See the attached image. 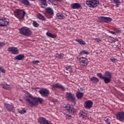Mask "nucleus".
Returning <instances> with one entry per match:
<instances>
[{
	"mask_svg": "<svg viewBox=\"0 0 124 124\" xmlns=\"http://www.w3.org/2000/svg\"><path fill=\"white\" fill-rule=\"evenodd\" d=\"M25 100L27 103L30 104L31 107L38 105V102L40 104H42L44 100L40 97H33L31 94H28L26 96Z\"/></svg>",
	"mask_w": 124,
	"mask_h": 124,
	"instance_id": "f257e3e1",
	"label": "nucleus"
},
{
	"mask_svg": "<svg viewBox=\"0 0 124 124\" xmlns=\"http://www.w3.org/2000/svg\"><path fill=\"white\" fill-rule=\"evenodd\" d=\"M19 33L24 35L25 36H31L32 34V31L29 28L27 27H23L18 29Z\"/></svg>",
	"mask_w": 124,
	"mask_h": 124,
	"instance_id": "f03ea898",
	"label": "nucleus"
},
{
	"mask_svg": "<svg viewBox=\"0 0 124 124\" xmlns=\"http://www.w3.org/2000/svg\"><path fill=\"white\" fill-rule=\"evenodd\" d=\"M15 15L16 18L19 20H23L25 15H26V12L22 10L16 9L15 11Z\"/></svg>",
	"mask_w": 124,
	"mask_h": 124,
	"instance_id": "7ed1b4c3",
	"label": "nucleus"
},
{
	"mask_svg": "<svg viewBox=\"0 0 124 124\" xmlns=\"http://www.w3.org/2000/svg\"><path fill=\"white\" fill-rule=\"evenodd\" d=\"M86 4H87L89 7L94 8L99 4V0H87Z\"/></svg>",
	"mask_w": 124,
	"mask_h": 124,
	"instance_id": "20e7f679",
	"label": "nucleus"
},
{
	"mask_svg": "<svg viewBox=\"0 0 124 124\" xmlns=\"http://www.w3.org/2000/svg\"><path fill=\"white\" fill-rule=\"evenodd\" d=\"M65 108H66V111L70 115H75L76 112H77L76 108H74L73 106H70V105L65 106Z\"/></svg>",
	"mask_w": 124,
	"mask_h": 124,
	"instance_id": "39448f33",
	"label": "nucleus"
},
{
	"mask_svg": "<svg viewBox=\"0 0 124 124\" xmlns=\"http://www.w3.org/2000/svg\"><path fill=\"white\" fill-rule=\"evenodd\" d=\"M39 93L44 97H48L50 94V92L46 89L42 88L39 91Z\"/></svg>",
	"mask_w": 124,
	"mask_h": 124,
	"instance_id": "423d86ee",
	"label": "nucleus"
},
{
	"mask_svg": "<svg viewBox=\"0 0 124 124\" xmlns=\"http://www.w3.org/2000/svg\"><path fill=\"white\" fill-rule=\"evenodd\" d=\"M10 21L7 18L0 19V27H7Z\"/></svg>",
	"mask_w": 124,
	"mask_h": 124,
	"instance_id": "0eeeda50",
	"label": "nucleus"
},
{
	"mask_svg": "<svg viewBox=\"0 0 124 124\" xmlns=\"http://www.w3.org/2000/svg\"><path fill=\"white\" fill-rule=\"evenodd\" d=\"M97 76L102 80H104L105 84H108V83H110V82H111L112 78H107L106 77H104L101 73H98Z\"/></svg>",
	"mask_w": 124,
	"mask_h": 124,
	"instance_id": "6e6552de",
	"label": "nucleus"
},
{
	"mask_svg": "<svg viewBox=\"0 0 124 124\" xmlns=\"http://www.w3.org/2000/svg\"><path fill=\"white\" fill-rule=\"evenodd\" d=\"M4 107L6 108V110L9 111V112H14V106L12 104H8L6 103H4Z\"/></svg>",
	"mask_w": 124,
	"mask_h": 124,
	"instance_id": "1a4fd4ad",
	"label": "nucleus"
},
{
	"mask_svg": "<svg viewBox=\"0 0 124 124\" xmlns=\"http://www.w3.org/2000/svg\"><path fill=\"white\" fill-rule=\"evenodd\" d=\"M93 102L92 100H88L85 102L84 104V107L85 109H90L93 107Z\"/></svg>",
	"mask_w": 124,
	"mask_h": 124,
	"instance_id": "9d476101",
	"label": "nucleus"
},
{
	"mask_svg": "<svg viewBox=\"0 0 124 124\" xmlns=\"http://www.w3.org/2000/svg\"><path fill=\"white\" fill-rule=\"evenodd\" d=\"M7 51L8 52H10L14 55H18V54H19V50H18V48L16 47L12 46L8 47Z\"/></svg>",
	"mask_w": 124,
	"mask_h": 124,
	"instance_id": "9b49d317",
	"label": "nucleus"
},
{
	"mask_svg": "<svg viewBox=\"0 0 124 124\" xmlns=\"http://www.w3.org/2000/svg\"><path fill=\"white\" fill-rule=\"evenodd\" d=\"M116 119L120 122H124V112H118L116 113Z\"/></svg>",
	"mask_w": 124,
	"mask_h": 124,
	"instance_id": "f8f14e48",
	"label": "nucleus"
},
{
	"mask_svg": "<svg viewBox=\"0 0 124 124\" xmlns=\"http://www.w3.org/2000/svg\"><path fill=\"white\" fill-rule=\"evenodd\" d=\"M66 96L68 100H71L73 103L75 102V96L71 93H67Z\"/></svg>",
	"mask_w": 124,
	"mask_h": 124,
	"instance_id": "ddd939ff",
	"label": "nucleus"
},
{
	"mask_svg": "<svg viewBox=\"0 0 124 124\" xmlns=\"http://www.w3.org/2000/svg\"><path fill=\"white\" fill-rule=\"evenodd\" d=\"M39 123H40V124H53L51 122L46 120V119L43 117H40Z\"/></svg>",
	"mask_w": 124,
	"mask_h": 124,
	"instance_id": "4468645a",
	"label": "nucleus"
},
{
	"mask_svg": "<svg viewBox=\"0 0 124 124\" xmlns=\"http://www.w3.org/2000/svg\"><path fill=\"white\" fill-rule=\"evenodd\" d=\"M79 62L81 64H83L84 66H87L89 64V61L86 58L84 57L79 58Z\"/></svg>",
	"mask_w": 124,
	"mask_h": 124,
	"instance_id": "2eb2a0df",
	"label": "nucleus"
},
{
	"mask_svg": "<svg viewBox=\"0 0 124 124\" xmlns=\"http://www.w3.org/2000/svg\"><path fill=\"white\" fill-rule=\"evenodd\" d=\"M52 88H54V89H60L61 90H62V91H64V87L62 85L60 84V83H55L53 84L52 86Z\"/></svg>",
	"mask_w": 124,
	"mask_h": 124,
	"instance_id": "dca6fc26",
	"label": "nucleus"
},
{
	"mask_svg": "<svg viewBox=\"0 0 124 124\" xmlns=\"http://www.w3.org/2000/svg\"><path fill=\"white\" fill-rule=\"evenodd\" d=\"M40 1V6L42 8H45L47 7V5H48V3H47L46 0H39Z\"/></svg>",
	"mask_w": 124,
	"mask_h": 124,
	"instance_id": "f3484780",
	"label": "nucleus"
},
{
	"mask_svg": "<svg viewBox=\"0 0 124 124\" xmlns=\"http://www.w3.org/2000/svg\"><path fill=\"white\" fill-rule=\"evenodd\" d=\"M64 72H66V73H71V72H73V69L72 68V67L71 65H67L66 66H64Z\"/></svg>",
	"mask_w": 124,
	"mask_h": 124,
	"instance_id": "a211bd4d",
	"label": "nucleus"
},
{
	"mask_svg": "<svg viewBox=\"0 0 124 124\" xmlns=\"http://www.w3.org/2000/svg\"><path fill=\"white\" fill-rule=\"evenodd\" d=\"M79 117L83 120H87L88 119V114L83 111H80L79 113Z\"/></svg>",
	"mask_w": 124,
	"mask_h": 124,
	"instance_id": "6ab92c4d",
	"label": "nucleus"
},
{
	"mask_svg": "<svg viewBox=\"0 0 124 124\" xmlns=\"http://www.w3.org/2000/svg\"><path fill=\"white\" fill-rule=\"evenodd\" d=\"M71 8L72 9H79L81 8V4L78 3H74L71 5Z\"/></svg>",
	"mask_w": 124,
	"mask_h": 124,
	"instance_id": "aec40b11",
	"label": "nucleus"
},
{
	"mask_svg": "<svg viewBox=\"0 0 124 124\" xmlns=\"http://www.w3.org/2000/svg\"><path fill=\"white\" fill-rule=\"evenodd\" d=\"M45 11L47 15H53L54 14V11L52 8L47 7L45 9Z\"/></svg>",
	"mask_w": 124,
	"mask_h": 124,
	"instance_id": "412c9836",
	"label": "nucleus"
},
{
	"mask_svg": "<svg viewBox=\"0 0 124 124\" xmlns=\"http://www.w3.org/2000/svg\"><path fill=\"white\" fill-rule=\"evenodd\" d=\"M25 59V55L20 54L15 57V60H17V61H23Z\"/></svg>",
	"mask_w": 124,
	"mask_h": 124,
	"instance_id": "4be33fe9",
	"label": "nucleus"
},
{
	"mask_svg": "<svg viewBox=\"0 0 124 124\" xmlns=\"http://www.w3.org/2000/svg\"><path fill=\"white\" fill-rule=\"evenodd\" d=\"M84 96V93H81L80 92H77L76 93V97L78 99H81Z\"/></svg>",
	"mask_w": 124,
	"mask_h": 124,
	"instance_id": "5701e85b",
	"label": "nucleus"
},
{
	"mask_svg": "<svg viewBox=\"0 0 124 124\" xmlns=\"http://www.w3.org/2000/svg\"><path fill=\"white\" fill-rule=\"evenodd\" d=\"M112 72L109 71H107L104 74V77H107L108 78H112Z\"/></svg>",
	"mask_w": 124,
	"mask_h": 124,
	"instance_id": "b1692460",
	"label": "nucleus"
},
{
	"mask_svg": "<svg viewBox=\"0 0 124 124\" xmlns=\"http://www.w3.org/2000/svg\"><path fill=\"white\" fill-rule=\"evenodd\" d=\"M77 42H78L80 45H86V42H85L83 39L78 38L76 40Z\"/></svg>",
	"mask_w": 124,
	"mask_h": 124,
	"instance_id": "393cba45",
	"label": "nucleus"
},
{
	"mask_svg": "<svg viewBox=\"0 0 124 124\" xmlns=\"http://www.w3.org/2000/svg\"><path fill=\"white\" fill-rule=\"evenodd\" d=\"M20 2L22 3V4H24V5H26L29 6L30 5V1L28 0H20Z\"/></svg>",
	"mask_w": 124,
	"mask_h": 124,
	"instance_id": "a878e982",
	"label": "nucleus"
},
{
	"mask_svg": "<svg viewBox=\"0 0 124 124\" xmlns=\"http://www.w3.org/2000/svg\"><path fill=\"white\" fill-rule=\"evenodd\" d=\"M90 80L92 83H97L99 81V80H98V78L95 77H93L91 78H90Z\"/></svg>",
	"mask_w": 124,
	"mask_h": 124,
	"instance_id": "bb28decb",
	"label": "nucleus"
},
{
	"mask_svg": "<svg viewBox=\"0 0 124 124\" xmlns=\"http://www.w3.org/2000/svg\"><path fill=\"white\" fill-rule=\"evenodd\" d=\"M46 35L51 38H57V35L53 34L50 32H46Z\"/></svg>",
	"mask_w": 124,
	"mask_h": 124,
	"instance_id": "cd10ccee",
	"label": "nucleus"
},
{
	"mask_svg": "<svg viewBox=\"0 0 124 124\" xmlns=\"http://www.w3.org/2000/svg\"><path fill=\"white\" fill-rule=\"evenodd\" d=\"M1 86L3 89H4V90H10V87H9V85L8 84H2L1 85Z\"/></svg>",
	"mask_w": 124,
	"mask_h": 124,
	"instance_id": "c85d7f7f",
	"label": "nucleus"
},
{
	"mask_svg": "<svg viewBox=\"0 0 124 124\" xmlns=\"http://www.w3.org/2000/svg\"><path fill=\"white\" fill-rule=\"evenodd\" d=\"M113 1L116 4L115 6L116 7H119L120 4H121L120 0H113Z\"/></svg>",
	"mask_w": 124,
	"mask_h": 124,
	"instance_id": "c756f323",
	"label": "nucleus"
},
{
	"mask_svg": "<svg viewBox=\"0 0 124 124\" xmlns=\"http://www.w3.org/2000/svg\"><path fill=\"white\" fill-rule=\"evenodd\" d=\"M113 19L112 18L110 17H105V23H110V22H112Z\"/></svg>",
	"mask_w": 124,
	"mask_h": 124,
	"instance_id": "7c9ffc66",
	"label": "nucleus"
},
{
	"mask_svg": "<svg viewBox=\"0 0 124 124\" xmlns=\"http://www.w3.org/2000/svg\"><path fill=\"white\" fill-rule=\"evenodd\" d=\"M99 21L100 23H105V17L100 16L99 17Z\"/></svg>",
	"mask_w": 124,
	"mask_h": 124,
	"instance_id": "2f4dec72",
	"label": "nucleus"
},
{
	"mask_svg": "<svg viewBox=\"0 0 124 124\" xmlns=\"http://www.w3.org/2000/svg\"><path fill=\"white\" fill-rule=\"evenodd\" d=\"M38 17L39 19H40V20H42V21H45L46 20L45 17H44V16H43V15H41V14H39L38 15Z\"/></svg>",
	"mask_w": 124,
	"mask_h": 124,
	"instance_id": "473e14b6",
	"label": "nucleus"
},
{
	"mask_svg": "<svg viewBox=\"0 0 124 124\" xmlns=\"http://www.w3.org/2000/svg\"><path fill=\"white\" fill-rule=\"evenodd\" d=\"M89 54L90 53L89 52L87 51L86 50H83L80 52L79 55H89Z\"/></svg>",
	"mask_w": 124,
	"mask_h": 124,
	"instance_id": "72a5a7b5",
	"label": "nucleus"
},
{
	"mask_svg": "<svg viewBox=\"0 0 124 124\" xmlns=\"http://www.w3.org/2000/svg\"><path fill=\"white\" fill-rule=\"evenodd\" d=\"M56 57L59 60H61V59H62V58H63V54H62V53H60V54H56Z\"/></svg>",
	"mask_w": 124,
	"mask_h": 124,
	"instance_id": "f704fd0d",
	"label": "nucleus"
},
{
	"mask_svg": "<svg viewBox=\"0 0 124 124\" xmlns=\"http://www.w3.org/2000/svg\"><path fill=\"white\" fill-rule=\"evenodd\" d=\"M57 17L59 19H63L64 18V16L62 15V14H57Z\"/></svg>",
	"mask_w": 124,
	"mask_h": 124,
	"instance_id": "c9c22d12",
	"label": "nucleus"
},
{
	"mask_svg": "<svg viewBox=\"0 0 124 124\" xmlns=\"http://www.w3.org/2000/svg\"><path fill=\"white\" fill-rule=\"evenodd\" d=\"M33 26L35 28H38L39 27V24L37 23L36 21H33Z\"/></svg>",
	"mask_w": 124,
	"mask_h": 124,
	"instance_id": "e433bc0d",
	"label": "nucleus"
},
{
	"mask_svg": "<svg viewBox=\"0 0 124 124\" xmlns=\"http://www.w3.org/2000/svg\"><path fill=\"white\" fill-rule=\"evenodd\" d=\"M0 72H2V73L5 72V69H4V68L2 66H0Z\"/></svg>",
	"mask_w": 124,
	"mask_h": 124,
	"instance_id": "4c0bfd02",
	"label": "nucleus"
},
{
	"mask_svg": "<svg viewBox=\"0 0 124 124\" xmlns=\"http://www.w3.org/2000/svg\"><path fill=\"white\" fill-rule=\"evenodd\" d=\"M18 112L19 114H21V115H23V114H25V113H27V110L25 109H22L20 111H19Z\"/></svg>",
	"mask_w": 124,
	"mask_h": 124,
	"instance_id": "58836bf2",
	"label": "nucleus"
},
{
	"mask_svg": "<svg viewBox=\"0 0 124 124\" xmlns=\"http://www.w3.org/2000/svg\"><path fill=\"white\" fill-rule=\"evenodd\" d=\"M65 118L67 120H71V119H72V116L68 114H66Z\"/></svg>",
	"mask_w": 124,
	"mask_h": 124,
	"instance_id": "ea45409f",
	"label": "nucleus"
},
{
	"mask_svg": "<svg viewBox=\"0 0 124 124\" xmlns=\"http://www.w3.org/2000/svg\"><path fill=\"white\" fill-rule=\"evenodd\" d=\"M110 61L112 62L115 63L117 61V59L115 58H110Z\"/></svg>",
	"mask_w": 124,
	"mask_h": 124,
	"instance_id": "a19ab883",
	"label": "nucleus"
},
{
	"mask_svg": "<svg viewBox=\"0 0 124 124\" xmlns=\"http://www.w3.org/2000/svg\"><path fill=\"white\" fill-rule=\"evenodd\" d=\"M106 123L107 124H111L110 123H111V120L109 119H107V120H105Z\"/></svg>",
	"mask_w": 124,
	"mask_h": 124,
	"instance_id": "79ce46f5",
	"label": "nucleus"
},
{
	"mask_svg": "<svg viewBox=\"0 0 124 124\" xmlns=\"http://www.w3.org/2000/svg\"><path fill=\"white\" fill-rule=\"evenodd\" d=\"M115 31L117 32V33H122V31H121L120 30H119L118 29H115Z\"/></svg>",
	"mask_w": 124,
	"mask_h": 124,
	"instance_id": "37998d69",
	"label": "nucleus"
},
{
	"mask_svg": "<svg viewBox=\"0 0 124 124\" xmlns=\"http://www.w3.org/2000/svg\"><path fill=\"white\" fill-rule=\"evenodd\" d=\"M4 46H5V44L3 42H0V48H1V47H4Z\"/></svg>",
	"mask_w": 124,
	"mask_h": 124,
	"instance_id": "c03bdc74",
	"label": "nucleus"
},
{
	"mask_svg": "<svg viewBox=\"0 0 124 124\" xmlns=\"http://www.w3.org/2000/svg\"><path fill=\"white\" fill-rule=\"evenodd\" d=\"M32 63L33 64H37V63H39V61L38 60L33 61Z\"/></svg>",
	"mask_w": 124,
	"mask_h": 124,
	"instance_id": "a18cd8bd",
	"label": "nucleus"
},
{
	"mask_svg": "<svg viewBox=\"0 0 124 124\" xmlns=\"http://www.w3.org/2000/svg\"><path fill=\"white\" fill-rule=\"evenodd\" d=\"M94 40L98 43L101 42V39L100 38H95Z\"/></svg>",
	"mask_w": 124,
	"mask_h": 124,
	"instance_id": "49530a36",
	"label": "nucleus"
},
{
	"mask_svg": "<svg viewBox=\"0 0 124 124\" xmlns=\"http://www.w3.org/2000/svg\"><path fill=\"white\" fill-rule=\"evenodd\" d=\"M109 31V32L110 33H111L112 34H116V33H115V32H114V31Z\"/></svg>",
	"mask_w": 124,
	"mask_h": 124,
	"instance_id": "de8ad7c7",
	"label": "nucleus"
},
{
	"mask_svg": "<svg viewBox=\"0 0 124 124\" xmlns=\"http://www.w3.org/2000/svg\"><path fill=\"white\" fill-rule=\"evenodd\" d=\"M58 1H63V0H57Z\"/></svg>",
	"mask_w": 124,
	"mask_h": 124,
	"instance_id": "09e8293b",
	"label": "nucleus"
},
{
	"mask_svg": "<svg viewBox=\"0 0 124 124\" xmlns=\"http://www.w3.org/2000/svg\"><path fill=\"white\" fill-rule=\"evenodd\" d=\"M111 43H113V42H114V40H111Z\"/></svg>",
	"mask_w": 124,
	"mask_h": 124,
	"instance_id": "8fccbe9b",
	"label": "nucleus"
},
{
	"mask_svg": "<svg viewBox=\"0 0 124 124\" xmlns=\"http://www.w3.org/2000/svg\"><path fill=\"white\" fill-rule=\"evenodd\" d=\"M31 0V1H34V0Z\"/></svg>",
	"mask_w": 124,
	"mask_h": 124,
	"instance_id": "3c124183",
	"label": "nucleus"
},
{
	"mask_svg": "<svg viewBox=\"0 0 124 124\" xmlns=\"http://www.w3.org/2000/svg\"><path fill=\"white\" fill-rule=\"evenodd\" d=\"M19 101H22V100H21V99H19Z\"/></svg>",
	"mask_w": 124,
	"mask_h": 124,
	"instance_id": "603ef678",
	"label": "nucleus"
},
{
	"mask_svg": "<svg viewBox=\"0 0 124 124\" xmlns=\"http://www.w3.org/2000/svg\"><path fill=\"white\" fill-rule=\"evenodd\" d=\"M49 0V1H50V0Z\"/></svg>",
	"mask_w": 124,
	"mask_h": 124,
	"instance_id": "864d4df0",
	"label": "nucleus"
}]
</instances>
